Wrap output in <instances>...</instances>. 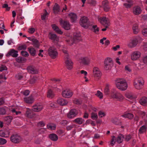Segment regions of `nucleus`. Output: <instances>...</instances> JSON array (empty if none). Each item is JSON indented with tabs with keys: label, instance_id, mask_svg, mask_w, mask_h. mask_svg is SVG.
<instances>
[{
	"label": "nucleus",
	"instance_id": "nucleus-32",
	"mask_svg": "<svg viewBox=\"0 0 147 147\" xmlns=\"http://www.w3.org/2000/svg\"><path fill=\"white\" fill-rule=\"evenodd\" d=\"M49 137L52 140L55 141H56L58 139V136L55 134H51L49 135Z\"/></svg>",
	"mask_w": 147,
	"mask_h": 147
},
{
	"label": "nucleus",
	"instance_id": "nucleus-59",
	"mask_svg": "<svg viewBox=\"0 0 147 147\" xmlns=\"http://www.w3.org/2000/svg\"><path fill=\"white\" fill-rule=\"evenodd\" d=\"M142 32L143 35L146 36L147 34V28H145L143 30Z\"/></svg>",
	"mask_w": 147,
	"mask_h": 147
},
{
	"label": "nucleus",
	"instance_id": "nucleus-53",
	"mask_svg": "<svg viewBox=\"0 0 147 147\" xmlns=\"http://www.w3.org/2000/svg\"><path fill=\"white\" fill-rule=\"evenodd\" d=\"M74 102L76 104L80 105L82 103V101L80 99H75L74 100Z\"/></svg>",
	"mask_w": 147,
	"mask_h": 147
},
{
	"label": "nucleus",
	"instance_id": "nucleus-8",
	"mask_svg": "<svg viewBox=\"0 0 147 147\" xmlns=\"http://www.w3.org/2000/svg\"><path fill=\"white\" fill-rule=\"evenodd\" d=\"M81 40V37L80 34H75L74 35L73 38L71 39L70 40H67V41L69 44L71 45L73 43H76L80 41Z\"/></svg>",
	"mask_w": 147,
	"mask_h": 147
},
{
	"label": "nucleus",
	"instance_id": "nucleus-38",
	"mask_svg": "<svg viewBox=\"0 0 147 147\" xmlns=\"http://www.w3.org/2000/svg\"><path fill=\"white\" fill-rule=\"evenodd\" d=\"M133 30L134 33L137 34L139 31L138 26L137 24H135L133 25Z\"/></svg>",
	"mask_w": 147,
	"mask_h": 147
},
{
	"label": "nucleus",
	"instance_id": "nucleus-12",
	"mask_svg": "<svg viewBox=\"0 0 147 147\" xmlns=\"http://www.w3.org/2000/svg\"><path fill=\"white\" fill-rule=\"evenodd\" d=\"M60 22L61 26L65 29L69 30L70 28V25L68 22L66 20H61Z\"/></svg>",
	"mask_w": 147,
	"mask_h": 147
},
{
	"label": "nucleus",
	"instance_id": "nucleus-22",
	"mask_svg": "<svg viewBox=\"0 0 147 147\" xmlns=\"http://www.w3.org/2000/svg\"><path fill=\"white\" fill-rule=\"evenodd\" d=\"M28 72L31 74H36L38 73L37 70L34 67L32 66H30L27 67Z\"/></svg>",
	"mask_w": 147,
	"mask_h": 147
},
{
	"label": "nucleus",
	"instance_id": "nucleus-13",
	"mask_svg": "<svg viewBox=\"0 0 147 147\" xmlns=\"http://www.w3.org/2000/svg\"><path fill=\"white\" fill-rule=\"evenodd\" d=\"M78 114V112L77 110L75 109H72L67 114V117L69 119L72 118L76 117Z\"/></svg>",
	"mask_w": 147,
	"mask_h": 147
},
{
	"label": "nucleus",
	"instance_id": "nucleus-17",
	"mask_svg": "<svg viewBox=\"0 0 147 147\" xmlns=\"http://www.w3.org/2000/svg\"><path fill=\"white\" fill-rule=\"evenodd\" d=\"M18 51L14 49H10L6 54L7 57H9V56H11L13 57H17L18 54L17 53Z\"/></svg>",
	"mask_w": 147,
	"mask_h": 147
},
{
	"label": "nucleus",
	"instance_id": "nucleus-54",
	"mask_svg": "<svg viewBox=\"0 0 147 147\" xmlns=\"http://www.w3.org/2000/svg\"><path fill=\"white\" fill-rule=\"evenodd\" d=\"M37 78L35 77H33L31 78L30 80V83L31 84L34 83L36 82Z\"/></svg>",
	"mask_w": 147,
	"mask_h": 147
},
{
	"label": "nucleus",
	"instance_id": "nucleus-10",
	"mask_svg": "<svg viewBox=\"0 0 147 147\" xmlns=\"http://www.w3.org/2000/svg\"><path fill=\"white\" fill-rule=\"evenodd\" d=\"M105 68L106 70L110 69L112 66V61L110 58H107L104 62Z\"/></svg>",
	"mask_w": 147,
	"mask_h": 147
},
{
	"label": "nucleus",
	"instance_id": "nucleus-37",
	"mask_svg": "<svg viewBox=\"0 0 147 147\" xmlns=\"http://www.w3.org/2000/svg\"><path fill=\"white\" fill-rule=\"evenodd\" d=\"M111 121L113 123L116 125H119L121 123L118 118L117 117L112 118L111 119Z\"/></svg>",
	"mask_w": 147,
	"mask_h": 147
},
{
	"label": "nucleus",
	"instance_id": "nucleus-3",
	"mask_svg": "<svg viewBox=\"0 0 147 147\" xmlns=\"http://www.w3.org/2000/svg\"><path fill=\"white\" fill-rule=\"evenodd\" d=\"M144 84V81L142 78H137L134 80V85L137 89L140 90L142 89Z\"/></svg>",
	"mask_w": 147,
	"mask_h": 147
},
{
	"label": "nucleus",
	"instance_id": "nucleus-31",
	"mask_svg": "<svg viewBox=\"0 0 147 147\" xmlns=\"http://www.w3.org/2000/svg\"><path fill=\"white\" fill-rule=\"evenodd\" d=\"M53 29L57 33L61 34L63 33L62 32L59 28L56 25L53 24L52 25Z\"/></svg>",
	"mask_w": 147,
	"mask_h": 147
},
{
	"label": "nucleus",
	"instance_id": "nucleus-39",
	"mask_svg": "<svg viewBox=\"0 0 147 147\" xmlns=\"http://www.w3.org/2000/svg\"><path fill=\"white\" fill-rule=\"evenodd\" d=\"M47 128L49 129L53 130L55 129L56 125L54 123H49L47 125Z\"/></svg>",
	"mask_w": 147,
	"mask_h": 147
},
{
	"label": "nucleus",
	"instance_id": "nucleus-61",
	"mask_svg": "<svg viewBox=\"0 0 147 147\" xmlns=\"http://www.w3.org/2000/svg\"><path fill=\"white\" fill-rule=\"evenodd\" d=\"M37 125L38 126L43 127L45 126V124L43 121H41L38 122Z\"/></svg>",
	"mask_w": 147,
	"mask_h": 147
},
{
	"label": "nucleus",
	"instance_id": "nucleus-44",
	"mask_svg": "<svg viewBox=\"0 0 147 147\" xmlns=\"http://www.w3.org/2000/svg\"><path fill=\"white\" fill-rule=\"evenodd\" d=\"M109 84H106V86L104 89V92L106 94H108L109 93L110 91L109 87Z\"/></svg>",
	"mask_w": 147,
	"mask_h": 147
},
{
	"label": "nucleus",
	"instance_id": "nucleus-5",
	"mask_svg": "<svg viewBox=\"0 0 147 147\" xmlns=\"http://www.w3.org/2000/svg\"><path fill=\"white\" fill-rule=\"evenodd\" d=\"M98 20L99 22L102 24L106 25L105 28H102V30L103 31H106L107 28L110 25V23L108 18L105 17H99L98 18Z\"/></svg>",
	"mask_w": 147,
	"mask_h": 147
},
{
	"label": "nucleus",
	"instance_id": "nucleus-19",
	"mask_svg": "<svg viewBox=\"0 0 147 147\" xmlns=\"http://www.w3.org/2000/svg\"><path fill=\"white\" fill-rule=\"evenodd\" d=\"M42 108L41 104L37 103L33 106L32 110L35 112H39L42 109Z\"/></svg>",
	"mask_w": 147,
	"mask_h": 147
},
{
	"label": "nucleus",
	"instance_id": "nucleus-58",
	"mask_svg": "<svg viewBox=\"0 0 147 147\" xmlns=\"http://www.w3.org/2000/svg\"><path fill=\"white\" fill-rule=\"evenodd\" d=\"M89 3L93 6H94L96 4V1L95 0H90L89 1Z\"/></svg>",
	"mask_w": 147,
	"mask_h": 147
},
{
	"label": "nucleus",
	"instance_id": "nucleus-28",
	"mask_svg": "<svg viewBox=\"0 0 147 147\" xmlns=\"http://www.w3.org/2000/svg\"><path fill=\"white\" fill-rule=\"evenodd\" d=\"M24 100L25 102L28 104L32 103L34 101L33 98L31 96L24 98Z\"/></svg>",
	"mask_w": 147,
	"mask_h": 147
},
{
	"label": "nucleus",
	"instance_id": "nucleus-45",
	"mask_svg": "<svg viewBox=\"0 0 147 147\" xmlns=\"http://www.w3.org/2000/svg\"><path fill=\"white\" fill-rule=\"evenodd\" d=\"M16 61L18 63H23L25 61V59L22 57H19L16 59Z\"/></svg>",
	"mask_w": 147,
	"mask_h": 147
},
{
	"label": "nucleus",
	"instance_id": "nucleus-1",
	"mask_svg": "<svg viewBox=\"0 0 147 147\" xmlns=\"http://www.w3.org/2000/svg\"><path fill=\"white\" fill-rule=\"evenodd\" d=\"M115 84L117 88L122 90H126L127 87L126 81L123 79H118L116 80Z\"/></svg>",
	"mask_w": 147,
	"mask_h": 147
},
{
	"label": "nucleus",
	"instance_id": "nucleus-18",
	"mask_svg": "<svg viewBox=\"0 0 147 147\" xmlns=\"http://www.w3.org/2000/svg\"><path fill=\"white\" fill-rule=\"evenodd\" d=\"M79 61L81 64L87 65L90 63V59L88 57H81L79 59Z\"/></svg>",
	"mask_w": 147,
	"mask_h": 147
},
{
	"label": "nucleus",
	"instance_id": "nucleus-35",
	"mask_svg": "<svg viewBox=\"0 0 147 147\" xmlns=\"http://www.w3.org/2000/svg\"><path fill=\"white\" fill-rule=\"evenodd\" d=\"M73 121L79 124H81L84 121V120L82 118H78L74 120Z\"/></svg>",
	"mask_w": 147,
	"mask_h": 147
},
{
	"label": "nucleus",
	"instance_id": "nucleus-60",
	"mask_svg": "<svg viewBox=\"0 0 147 147\" xmlns=\"http://www.w3.org/2000/svg\"><path fill=\"white\" fill-rule=\"evenodd\" d=\"M74 127V125H70L67 126L66 127V129L67 130H71Z\"/></svg>",
	"mask_w": 147,
	"mask_h": 147
},
{
	"label": "nucleus",
	"instance_id": "nucleus-63",
	"mask_svg": "<svg viewBox=\"0 0 147 147\" xmlns=\"http://www.w3.org/2000/svg\"><path fill=\"white\" fill-rule=\"evenodd\" d=\"M123 5L127 8H130L132 5L129 4V3H124Z\"/></svg>",
	"mask_w": 147,
	"mask_h": 147
},
{
	"label": "nucleus",
	"instance_id": "nucleus-29",
	"mask_svg": "<svg viewBox=\"0 0 147 147\" xmlns=\"http://www.w3.org/2000/svg\"><path fill=\"white\" fill-rule=\"evenodd\" d=\"M140 103L141 105L145 106L147 105V98L145 97H142L139 100Z\"/></svg>",
	"mask_w": 147,
	"mask_h": 147
},
{
	"label": "nucleus",
	"instance_id": "nucleus-56",
	"mask_svg": "<svg viewBox=\"0 0 147 147\" xmlns=\"http://www.w3.org/2000/svg\"><path fill=\"white\" fill-rule=\"evenodd\" d=\"M105 115V113L102 111H100L98 113V116L100 117H102Z\"/></svg>",
	"mask_w": 147,
	"mask_h": 147
},
{
	"label": "nucleus",
	"instance_id": "nucleus-23",
	"mask_svg": "<svg viewBox=\"0 0 147 147\" xmlns=\"http://www.w3.org/2000/svg\"><path fill=\"white\" fill-rule=\"evenodd\" d=\"M102 4V7L104 11H107L109 10L110 8L109 6L108 1H103Z\"/></svg>",
	"mask_w": 147,
	"mask_h": 147
},
{
	"label": "nucleus",
	"instance_id": "nucleus-34",
	"mask_svg": "<svg viewBox=\"0 0 147 147\" xmlns=\"http://www.w3.org/2000/svg\"><path fill=\"white\" fill-rule=\"evenodd\" d=\"M27 116L29 118H32L33 116L32 111L29 108H27L26 111Z\"/></svg>",
	"mask_w": 147,
	"mask_h": 147
},
{
	"label": "nucleus",
	"instance_id": "nucleus-2",
	"mask_svg": "<svg viewBox=\"0 0 147 147\" xmlns=\"http://www.w3.org/2000/svg\"><path fill=\"white\" fill-rule=\"evenodd\" d=\"M63 52L65 53V60L66 66L68 69H71L73 67V63L69 58L67 51L64 49L63 50Z\"/></svg>",
	"mask_w": 147,
	"mask_h": 147
},
{
	"label": "nucleus",
	"instance_id": "nucleus-51",
	"mask_svg": "<svg viewBox=\"0 0 147 147\" xmlns=\"http://www.w3.org/2000/svg\"><path fill=\"white\" fill-rule=\"evenodd\" d=\"M21 55L25 57H28L29 56L28 53L25 51H22L21 52Z\"/></svg>",
	"mask_w": 147,
	"mask_h": 147
},
{
	"label": "nucleus",
	"instance_id": "nucleus-24",
	"mask_svg": "<svg viewBox=\"0 0 147 147\" xmlns=\"http://www.w3.org/2000/svg\"><path fill=\"white\" fill-rule=\"evenodd\" d=\"M141 11V8L139 6H135L133 9V13L136 15H138L140 14Z\"/></svg>",
	"mask_w": 147,
	"mask_h": 147
},
{
	"label": "nucleus",
	"instance_id": "nucleus-11",
	"mask_svg": "<svg viewBox=\"0 0 147 147\" xmlns=\"http://www.w3.org/2000/svg\"><path fill=\"white\" fill-rule=\"evenodd\" d=\"M11 141L15 143H19L21 140L20 136L18 134L13 135L10 138Z\"/></svg>",
	"mask_w": 147,
	"mask_h": 147
},
{
	"label": "nucleus",
	"instance_id": "nucleus-9",
	"mask_svg": "<svg viewBox=\"0 0 147 147\" xmlns=\"http://www.w3.org/2000/svg\"><path fill=\"white\" fill-rule=\"evenodd\" d=\"M111 95L113 98L120 101L124 98L122 95L116 90H114L111 92Z\"/></svg>",
	"mask_w": 147,
	"mask_h": 147
},
{
	"label": "nucleus",
	"instance_id": "nucleus-7",
	"mask_svg": "<svg viewBox=\"0 0 147 147\" xmlns=\"http://www.w3.org/2000/svg\"><path fill=\"white\" fill-rule=\"evenodd\" d=\"M80 24L82 26L85 28H87L89 26L91 25V24L90 22L87 18L85 16L81 18Z\"/></svg>",
	"mask_w": 147,
	"mask_h": 147
},
{
	"label": "nucleus",
	"instance_id": "nucleus-41",
	"mask_svg": "<svg viewBox=\"0 0 147 147\" xmlns=\"http://www.w3.org/2000/svg\"><path fill=\"white\" fill-rule=\"evenodd\" d=\"M92 30L93 32L96 34H98L99 30V29L96 25H93L92 26Z\"/></svg>",
	"mask_w": 147,
	"mask_h": 147
},
{
	"label": "nucleus",
	"instance_id": "nucleus-4",
	"mask_svg": "<svg viewBox=\"0 0 147 147\" xmlns=\"http://www.w3.org/2000/svg\"><path fill=\"white\" fill-rule=\"evenodd\" d=\"M111 137L110 144L112 146L114 145L116 142H117L118 144L121 143L124 139V136L121 134H120L116 137L114 136H112Z\"/></svg>",
	"mask_w": 147,
	"mask_h": 147
},
{
	"label": "nucleus",
	"instance_id": "nucleus-16",
	"mask_svg": "<svg viewBox=\"0 0 147 147\" xmlns=\"http://www.w3.org/2000/svg\"><path fill=\"white\" fill-rule=\"evenodd\" d=\"M141 53L140 52L135 51L133 52L131 55V59L133 60H136L139 58L140 56Z\"/></svg>",
	"mask_w": 147,
	"mask_h": 147
},
{
	"label": "nucleus",
	"instance_id": "nucleus-46",
	"mask_svg": "<svg viewBox=\"0 0 147 147\" xmlns=\"http://www.w3.org/2000/svg\"><path fill=\"white\" fill-rule=\"evenodd\" d=\"M4 119L8 123H10L12 119V117L11 116H8L6 117Z\"/></svg>",
	"mask_w": 147,
	"mask_h": 147
},
{
	"label": "nucleus",
	"instance_id": "nucleus-62",
	"mask_svg": "<svg viewBox=\"0 0 147 147\" xmlns=\"http://www.w3.org/2000/svg\"><path fill=\"white\" fill-rule=\"evenodd\" d=\"M74 144L72 142L69 141L67 143V145L69 147H73Z\"/></svg>",
	"mask_w": 147,
	"mask_h": 147
},
{
	"label": "nucleus",
	"instance_id": "nucleus-55",
	"mask_svg": "<svg viewBox=\"0 0 147 147\" xmlns=\"http://www.w3.org/2000/svg\"><path fill=\"white\" fill-rule=\"evenodd\" d=\"M6 140L4 139L0 138V144H3L6 143Z\"/></svg>",
	"mask_w": 147,
	"mask_h": 147
},
{
	"label": "nucleus",
	"instance_id": "nucleus-27",
	"mask_svg": "<svg viewBox=\"0 0 147 147\" xmlns=\"http://www.w3.org/2000/svg\"><path fill=\"white\" fill-rule=\"evenodd\" d=\"M134 115L131 113H125L124 114L121 115V117L125 118H127L129 119H132L134 117Z\"/></svg>",
	"mask_w": 147,
	"mask_h": 147
},
{
	"label": "nucleus",
	"instance_id": "nucleus-33",
	"mask_svg": "<svg viewBox=\"0 0 147 147\" xmlns=\"http://www.w3.org/2000/svg\"><path fill=\"white\" fill-rule=\"evenodd\" d=\"M69 16L71 18V22H74L76 20L77 16L75 13H71L69 14Z\"/></svg>",
	"mask_w": 147,
	"mask_h": 147
},
{
	"label": "nucleus",
	"instance_id": "nucleus-52",
	"mask_svg": "<svg viewBox=\"0 0 147 147\" xmlns=\"http://www.w3.org/2000/svg\"><path fill=\"white\" fill-rule=\"evenodd\" d=\"M96 95L100 98H102L103 97L102 94L100 91H97Z\"/></svg>",
	"mask_w": 147,
	"mask_h": 147
},
{
	"label": "nucleus",
	"instance_id": "nucleus-15",
	"mask_svg": "<svg viewBox=\"0 0 147 147\" xmlns=\"http://www.w3.org/2000/svg\"><path fill=\"white\" fill-rule=\"evenodd\" d=\"M62 94L63 97L69 98L71 96L73 93L71 90L69 89H66L63 91Z\"/></svg>",
	"mask_w": 147,
	"mask_h": 147
},
{
	"label": "nucleus",
	"instance_id": "nucleus-49",
	"mask_svg": "<svg viewBox=\"0 0 147 147\" xmlns=\"http://www.w3.org/2000/svg\"><path fill=\"white\" fill-rule=\"evenodd\" d=\"M91 117L92 119L96 120L98 118V116L97 113H91Z\"/></svg>",
	"mask_w": 147,
	"mask_h": 147
},
{
	"label": "nucleus",
	"instance_id": "nucleus-47",
	"mask_svg": "<svg viewBox=\"0 0 147 147\" xmlns=\"http://www.w3.org/2000/svg\"><path fill=\"white\" fill-rule=\"evenodd\" d=\"M146 127L144 125L142 126L139 129V131L140 134H142L146 131Z\"/></svg>",
	"mask_w": 147,
	"mask_h": 147
},
{
	"label": "nucleus",
	"instance_id": "nucleus-48",
	"mask_svg": "<svg viewBox=\"0 0 147 147\" xmlns=\"http://www.w3.org/2000/svg\"><path fill=\"white\" fill-rule=\"evenodd\" d=\"M26 45L19 46L18 48V49L19 50H26Z\"/></svg>",
	"mask_w": 147,
	"mask_h": 147
},
{
	"label": "nucleus",
	"instance_id": "nucleus-42",
	"mask_svg": "<svg viewBox=\"0 0 147 147\" xmlns=\"http://www.w3.org/2000/svg\"><path fill=\"white\" fill-rule=\"evenodd\" d=\"M54 13H57L59 12L60 9L58 5L56 4L55 5L53 8Z\"/></svg>",
	"mask_w": 147,
	"mask_h": 147
},
{
	"label": "nucleus",
	"instance_id": "nucleus-40",
	"mask_svg": "<svg viewBox=\"0 0 147 147\" xmlns=\"http://www.w3.org/2000/svg\"><path fill=\"white\" fill-rule=\"evenodd\" d=\"M54 96L53 92L51 89L48 90L47 94V96L49 98H52Z\"/></svg>",
	"mask_w": 147,
	"mask_h": 147
},
{
	"label": "nucleus",
	"instance_id": "nucleus-50",
	"mask_svg": "<svg viewBox=\"0 0 147 147\" xmlns=\"http://www.w3.org/2000/svg\"><path fill=\"white\" fill-rule=\"evenodd\" d=\"M131 138V136L130 135H127L124 136V139L125 140L127 141H129Z\"/></svg>",
	"mask_w": 147,
	"mask_h": 147
},
{
	"label": "nucleus",
	"instance_id": "nucleus-26",
	"mask_svg": "<svg viewBox=\"0 0 147 147\" xmlns=\"http://www.w3.org/2000/svg\"><path fill=\"white\" fill-rule=\"evenodd\" d=\"M57 102L58 104L63 106L66 105L68 102L64 98H60L57 100Z\"/></svg>",
	"mask_w": 147,
	"mask_h": 147
},
{
	"label": "nucleus",
	"instance_id": "nucleus-30",
	"mask_svg": "<svg viewBox=\"0 0 147 147\" xmlns=\"http://www.w3.org/2000/svg\"><path fill=\"white\" fill-rule=\"evenodd\" d=\"M28 50L31 56H34L35 55L36 51L34 48L33 47H28Z\"/></svg>",
	"mask_w": 147,
	"mask_h": 147
},
{
	"label": "nucleus",
	"instance_id": "nucleus-57",
	"mask_svg": "<svg viewBox=\"0 0 147 147\" xmlns=\"http://www.w3.org/2000/svg\"><path fill=\"white\" fill-rule=\"evenodd\" d=\"M60 123L62 125H65L68 123V122L66 120H63Z\"/></svg>",
	"mask_w": 147,
	"mask_h": 147
},
{
	"label": "nucleus",
	"instance_id": "nucleus-64",
	"mask_svg": "<svg viewBox=\"0 0 147 147\" xmlns=\"http://www.w3.org/2000/svg\"><path fill=\"white\" fill-rule=\"evenodd\" d=\"M35 29L34 28H30L29 29L28 32L31 34H32L34 32Z\"/></svg>",
	"mask_w": 147,
	"mask_h": 147
},
{
	"label": "nucleus",
	"instance_id": "nucleus-25",
	"mask_svg": "<svg viewBox=\"0 0 147 147\" xmlns=\"http://www.w3.org/2000/svg\"><path fill=\"white\" fill-rule=\"evenodd\" d=\"M2 132V134L1 135V136L4 137H7L9 134L12 133V131L11 130L7 129L5 131Z\"/></svg>",
	"mask_w": 147,
	"mask_h": 147
},
{
	"label": "nucleus",
	"instance_id": "nucleus-21",
	"mask_svg": "<svg viewBox=\"0 0 147 147\" xmlns=\"http://www.w3.org/2000/svg\"><path fill=\"white\" fill-rule=\"evenodd\" d=\"M49 38L55 42H57L59 41V38L55 34L50 33L49 34Z\"/></svg>",
	"mask_w": 147,
	"mask_h": 147
},
{
	"label": "nucleus",
	"instance_id": "nucleus-20",
	"mask_svg": "<svg viewBox=\"0 0 147 147\" xmlns=\"http://www.w3.org/2000/svg\"><path fill=\"white\" fill-rule=\"evenodd\" d=\"M138 43V40L136 38L131 40L128 44L129 47L132 48L135 47Z\"/></svg>",
	"mask_w": 147,
	"mask_h": 147
},
{
	"label": "nucleus",
	"instance_id": "nucleus-36",
	"mask_svg": "<svg viewBox=\"0 0 147 147\" xmlns=\"http://www.w3.org/2000/svg\"><path fill=\"white\" fill-rule=\"evenodd\" d=\"M32 42V45L34 46L36 48H38L39 46V44L38 40L35 38H32L31 40Z\"/></svg>",
	"mask_w": 147,
	"mask_h": 147
},
{
	"label": "nucleus",
	"instance_id": "nucleus-6",
	"mask_svg": "<svg viewBox=\"0 0 147 147\" xmlns=\"http://www.w3.org/2000/svg\"><path fill=\"white\" fill-rule=\"evenodd\" d=\"M48 52L49 56L53 59H55L58 55L57 50L54 46L50 47L48 49Z\"/></svg>",
	"mask_w": 147,
	"mask_h": 147
},
{
	"label": "nucleus",
	"instance_id": "nucleus-14",
	"mask_svg": "<svg viewBox=\"0 0 147 147\" xmlns=\"http://www.w3.org/2000/svg\"><path fill=\"white\" fill-rule=\"evenodd\" d=\"M93 75L94 77L99 78L102 74L99 69L97 67H94L93 69Z\"/></svg>",
	"mask_w": 147,
	"mask_h": 147
},
{
	"label": "nucleus",
	"instance_id": "nucleus-43",
	"mask_svg": "<svg viewBox=\"0 0 147 147\" xmlns=\"http://www.w3.org/2000/svg\"><path fill=\"white\" fill-rule=\"evenodd\" d=\"M7 107H1L0 108V114L5 115L6 112V111L7 109Z\"/></svg>",
	"mask_w": 147,
	"mask_h": 147
}]
</instances>
